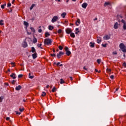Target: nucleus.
I'll list each match as a JSON object with an SVG mask.
<instances>
[{"label":"nucleus","instance_id":"nucleus-1","mask_svg":"<svg viewBox=\"0 0 126 126\" xmlns=\"http://www.w3.org/2000/svg\"><path fill=\"white\" fill-rule=\"evenodd\" d=\"M119 48H120L122 52L124 53H126V47L124 43H121L119 45Z\"/></svg>","mask_w":126,"mask_h":126},{"label":"nucleus","instance_id":"nucleus-2","mask_svg":"<svg viewBox=\"0 0 126 126\" xmlns=\"http://www.w3.org/2000/svg\"><path fill=\"white\" fill-rule=\"evenodd\" d=\"M44 44H45V45H51L52 44V39L50 38L45 39Z\"/></svg>","mask_w":126,"mask_h":126},{"label":"nucleus","instance_id":"nucleus-3","mask_svg":"<svg viewBox=\"0 0 126 126\" xmlns=\"http://www.w3.org/2000/svg\"><path fill=\"white\" fill-rule=\"evenodd\" d=\"M59 20V17L58 16H55L53 17L51 20V22L52 23H55V22H57Z\"/></svg>","mask_w":126,"mask_h":126},{"label":"nucleus","instance_id":"nucleus-4","mask_svg":"<svg viewBox=\"0 0 126 126\" xmlns=\"http://www.w3.org/2000/svg\"><path fill=\"white\" fill-rule=\"evenodd\" d=\"M64 50H65V51L66 52V55L70 56V55H71V52L68 49V47H65V48H64Z\"/></svg>","mask_w":126,"mask_h":126},{"label":"nucleus","instance_id":"nucleus-5","mask_svg":"<svg viewBox=\"0 0 126 126\" xmlns=\"http://www.w3.org/2000/svg\"><path fill=\"white\" fill-rule=\"evenodd\" d=\"M111 39V35L106 34L103 37V39L105 40H110Z\"/></svg>","mask_w":126,"mask_h":126},{"label":"nucleus","instance_id":"nucleus-6","mask_svg":"<svg viewBox=\"0 0 126 126\" xmlns=\"http://www.w3.org/2000/svg\"><path fill=\"white\" fill-rule=\"evenodd\" d=\"M121 22L122 23H123V29H124V30H126V21H125V20L122 19L121 20Z\"/></svg>","mask_w":126,"mask_h":126},{"label":"nucleus","instance_id":"nucleus-7","mask_svg":"<svg viewBox=\"0 0 126 126\" xmlns=\"http://www.w3.org/2000/svg\"><path fill=\"white\" fill-rule=\"evenodd\" d=\"M62 55H64V53L60 51L59 54H57V57L58 59H60L61 57H62Z\"/></svg>","mask_w":126,"mask_h":126},{"label":"nucleus","instance_id":"nucleus-8","mask_svg":"<svg viewBox=\"0 0 126 126\" xmlns=\"http://www.w3.org/2000/svg\"><path fill=\"white\" fill-rule=\"evenodd\" d=\"M65 32L67 34H70L72 32V30L70 28H67L65 30Z\"/></svg>","mask_w":126,"mask_h":126},{"label":"nucleus","instance_id":"nucleus-9","mask_svg":"<svg viewBox=\"0 0 126 126\" xmlns=\"http://www.w3.org/2000/svg\"><path fill=\"white\" fill-rule=\"evenodd\" d=\"M24 25L26 26V30L27 31V28H28V27L29 26V23L26 21H24Z\"/></svg>","mask_w":126,"mask_h":126},{"label":"nucleus","instance_id":"nucleus-10","mask_svg":"<svg viewBox=\"0 0 126 126\" xmlns=\"http://www.w3.org/2000/svg\"><path fill=\"white\" fill-rule=\"evenodd\" d=\"M87 5H88V4L86 2H84L82 4V7L85 9L87 7Z\"/></svg>","mask_w":126,"mask_h":126},{"label":"nucleus","instance_id":"nucleus-11","mask_svg":"<svg viewBox=\"0 0 126 126\" xmlns=\"http://www.w3.org/2000/svg\"><path fill=\"white\" fill-rule=\"evenodd\" d=\"M119 23L118 22L115 23L114 26V29H118L119 28Z\"/></svg>","mask_w":126,"mask_h":126},{"label":"nucleus","instance_id":"nucleus-12","mask_svg":"<svg viewBox=\"0 0 126 126\" xmlns=\"http://www.w3.org/2000/svg\"><path fill=\"white\" fill-rule=\"evenodd\" d=\"M102 42V39H101V37L100 36H98L97 37V43L98 44H100Z\"/></svg>","mask_w":126,"mask_h":126},{"label":"nucleus","instance_id":"nucleus-13","mask_svg":"<svg viewBox=\"0 0 126 126\" xmlns=\"http://www.w3.org/2000/svg\"><path fill=\"white\" fill-rule=\"evenodd\" d=\"M90 47H91V48H94L95 47V43L90 42Z\"/></svg>","mask_w":126,"mask_h":126},{"label":"nucleus","instance_id":"nucleus-14","mask_svg":"<svg viewBox=\"0 0 126 126\" xmlns=\"http://www.w3.org/2000/svg\"><path fill=\"white\" fill-rule=\"evenodd\" d=\"M22 45L24 48H26L28 46V45L27 44V43H26V42L25 41L23 42Z\"/></svg>","mask_w":126,"mask_h":126},{"label":"nucleus","instance_id":"nucleus-15","mask_svg":"<svg viewBox=\"0 0 126 126\" xmlns=\"http://www.w3.org/2000/svg\"><path fill=\"white\" fill-rule=\"evenodd\" d=\"M22 88L21 87V86L19 85L17 87H16L15 88V90H17V91H18L19 90H20V89H21Z\"/></svg>","mask_w":126,"mask_h":126},{"label":"nucleus","instance_id":"nucleus-16","mask_svg":"<svg viewBox=\"0 0 126 126\" xmlns=\"http://www.w3.org/2000/svg\"><path fill=\"white\" fill-rule=\"evenodd\" d=\"M61 16L63 17V18H64L65 16H66V13L63 12L62 14H61Z\"/></svg>","mask_w":126,"mask_h":126},{"label":"nucleus","instance_id":"nucleus-17","mask_svg":"<svg viewBox=\"0 0 126 126\" xmlns=\"http://www.w3.org/2000/svg\"><path fill=\"white\" fill-rule=\"evenodd\" d=\"M80 23H81L80 19H78L76 21V25H77V26H78V25H79V24H80Z\"/></svg>","mask_w":126,"mask_h":126},{"label":"nucleus","instance_id":"nucleus-18","mask_svg":"<svg viewBox=\"0 0 126 126\" xmlns=\"http://www.w3.org/2000/svg\"><path fill=\"white\" fill-rule=\"evenodd\" d=\"M11 77L13 78V79H15L16 78V75L14 73H12V74L10 75Z\"/></svg>","mask_w":126,"mask_h":126},{"label":"nucleus","instance_id":"nucleus-19","mask_svg":"<svg viewBox=\"0 0 126 126\" xmlns=\"http://www.w3.org/2000/svg\"><path fill=\"white\" fill-rule=\"evenodd\" d=\"M51 34H50V33H49V32H46L45 33V36L46 37V38L49 37V36H50Z\"/></svg>","mask_w":126,"mask_h":126},{"label":"nucleus","instance_id":"nucleus-20","mask_svg":"<svg viewBox=\"0 0 126 126\" xmlns=\"http://www.w3.org/2000/svg\"><path fill=\"white\" fill-rule=\"evenodd\" d=\"M107 5H111V2H105L104 3V6H107Z\"/></svg>","mask_w":126,"mask_h":126},{"label":"nucleus","instance_id":"nucleus-21","mask_svg":"<svg viewBox=\"0 0 126 126\" xmlns=\"http://www.w3.org/2000/svg\"><path fill=\"white\" fill-rule=\"evenodd\" d=\"M70 37H71V38H75V34H74V33L73 32H71L70 34Z\"/></svg>","mask_w":126,"mask_h":126},{"label":"nucleus","instance_id":"nucleus-22","mask_svg":"<svg viewBox=\"0 0 126 126\" xmlns=\"http://www.w3.org/2000/svg\"><path fill=\"white\" fill-rule=\"evenodd\" d=\"M33 59H36L37 58V53H34L32 55Z\"/></svg>","mask_w":126,"mask_h":126},{"label":"nucleus","instance_id":"nucleus-23","mask_svg":"<svg viewBox=\"0 0 126 126\" xmlns=\"http://www.w3.org/2000/svg\"><path fill=\"white\" fill-rule=\"evenodd\" d=\"M32 42L34 44H35V43H37V38H36L35 37H34L32 40Z\"/></svg>","mask_w":126,"mask_h":126},{"label":"nucleus","instance_id":"nucleus-24","mask_svg":"<svg viewBox=\"0 0 126 126\" xmlns=\"http://www.w3.org/2000/svg\"><path fill=\"white\" fill-rule=\"evenodd\" d=\"M30 29L32 31V32H33V33H35V29L34 28L31 27Z\"/></svg>","mask_w":126,"mask_h":126},{"label":"nucleus","instance_id":"nucleus-25","mask_svg":"<svg viewBox=\"0 0 126 126\" xmlns=\"http://www.w3.org/2000/svg\"><path fill=\"white\" fill-rule=\"evenodd\" d=\"M4 24V23H3V20H0V25H1V26H2V25H3Z\"/></svg>","mask_w":126,"mask_h":126},{"label":"nucleus","instance_id":"nucleus-26","mask_svg":"<svg viewBox=\"0 0 126 126\" xmlns=\"http://www.w3.org/2000/svg\"><path fill=\"white\" fill-rule=\"evenodd\" d=\"M107 45H108L107 43L101 44L102 47H103V48H106V47H107Z\"/></svg>","mask_w":126,"mask_h":126},{"label":"nucleus","instance_id":"nucleus-27","mask_svg":"<svg viewBox=\"0 0 126 126\" xmlns=\"http://www.w3.org/2000/svg\"><path fill=\"white\" fill-rule=\"evenodd\" d=\"M35 6V4H32L31 7L30 8V10H32L33 9V7Z\"/></svg>","mask_w":126,"mask_h":126},{"label":"nucleus","instance_id":"nucleus-28","mask_svg":"<svg viewBox=\"0 0 126 126\" xmlns=\"http://www.w3.org/2000/svg\"><path fill=\"white\" fill-rule=\"evenodd\" d=\"M54 27L52 26H49V30H53Z\"/></svg>","mask_w":126,"mask_h":126},{"label":"nucleus","instance_id":"nucleus-29","mask_svg":"<svg viewBox=\"0 0 126 126\" xmlns=\"http://www.w3.org/2000/svg\"><path fill=\"white\" fill-rule=\"evenodd\" d=\"M60 81L61 84H63V83H64V81H63V79H61Z\"/></svg>","mask_w":126,"mask_h":126},{"label":"nucleus","instance_id":"nucleus-30","mask_svg":"<svg viewBox=\"0 0 126 126\" xmlns=\"http://www.w3.org/2000/svg\"><path fill=\"white\" fill-rule=\"evenodd\" d=\"M56 90H57V89L55 87H54L52 89V92L53 93L56 92Z\"/></svg>","mask_w":126,"mask_h":126},{"label":"nucleus","instance_id":"nucleus-31","mask_svg":"<svg viewBox=\"0 0 126 126\" xmlns=\"http://www.w3.org/2000/svg\"><path fill=\"white\" fill-rule=\"evenodd\" d=\"M29 78H31L32 79H33V78H34V76H31V73H29Z\"/></svg>","mask_w":126,"mask_h":126},{"label":"nucleus","instance_id":"nucleus-32","mask_svg":"<svg viewBox=\"0 0 126 126\" xmlns=\"http://www.w3.org/2000/svg\"><path fill=\"white\" fill-rule=\"evenodd\" d=\"M35 48L34 47H32V53H35Z\"/></svg>","mask_w":126,"mask_h":126},{"label":"nucleus","instance_id":"nucleus-33","mask_svg":"<svg viewBox=\"0 0 126 126\" xmlns=\"http://www.w3.org/2000/svg\"><path fill=\"white\" fill-rule=\"evenodd\" d=\"M97 63L100 64L101 63V59H97L96 61Z\"/></svg>","mask_w":126,"mask_h":126},{"label":"nucleus","instance_id":"nucleus-34","mask_svg":"<svg viewBox=\"0 0 126 126\" xmlns=\"http://www.w3.org/2000/svg\"><path fill=\"white\" fill-rule=\"evenodd\" d=\"M62 32H63V31L61 29H59L58 31V33H59V34H61V33H62Z\"/></svg>","mask_w":126,"mask_h":126},{"label":"nucleus","instance_id":"nucleus-35","mask_svg":"<svg viewBox=\"0 0 126 126\" xmlns=\"http://www.w3.org/2000/svg\"><path fill=\"white\" fill-rule=\"evenodd\" d=\"M41 96H42V97L46 96V93L44 92H42V94H41Z\"/></svg>","mask_w":126,"mask_h":126},{"label":"nucleus","instance_id":"nucleus-36","mask_svg":"<svg viewBox=\"0 0 126 126\" xmlns=\"http://www.w3.org/2000/svg\"><path fill=\"white\" fill-rule=\"evenodd\" d=\"M57 65H60V66H63V64H61V63L60 62L58 63Z\"/></svg>","mask_w":126,"mask_h":126},{"label":"nucleus","instance_id":"nucleus-37","mask_svg":"<svg viewBox=\"0 0 126 126\" xmlns=\"http://www.w3.org/2000/svg\"><path fill=\"white\" fill-rule=\"evenodd\" d=\"M11 64L13 67L15 66V63H11Z\"/></svg>","mask_w":126,"mask_h":126},{"label":"nucleus","instance_id":"nucleus-38","mask_svg":"<svg viewBox=\"0 0 126 126\" xmlns=\"http://www.w3.org/2000/svg\"><path fill=\"white\" fill-rule=\"evenodd\" d=\"M59 50H61L62 51V50H63V46H62L61 45L59 46Z\"/></svg>","mask_w":126,"mask_h":126},{"label":"nucleus","instance_id":"nucleus-39","mask_svg":"<svg viewBox=\"0 0 126 126\" xmlns=\"http://www.w3.org/2000/svg\"><path fill=\"white\" fill-rule=\"evenodd\" d=\"M20 112H23L24 111V108H19Z\"/></svg>","mask_w":126,"mask_h":126},{"label":"nucleus","instance_id":"nucleus-40","mask_svg":"<svg viewBox=\"0 0 126 126\" xmlns=\"http://www.w3.org/2000/svg\"><path fill=\"white\" fill-rule=\"evenodd\" d=\"M4 6H5V5H4V4L1 5V8L3 9L4 8Z\"/></svg>","mask_w":126,"mask_h":126},{"label":"nucleus","instance_id":"nucleus-41","mask_svg":"<svg viewBox=\"0 0 126 126\" xmlns=\"http://www.w3.org/2000/svg\"><path fill=\"white\" fill-rule=\"evenodd\" d=\"M23 76V75L22 74H20L18 75V78H21V77H22Z\"/></svg>","mask_w":126,"mask_h":126},{"label":"nucleus","instance_id":"nucleus-42","mask_svg":"<svg viewBox=\"0 0 126 126\" xmlns=\"http://www.w3.org/2000/svg\"><path fill=\"white\" fill-rule=\"evenodd\" d=\"M106 71H107V72H110V71H111V69L107 68V69H106Z\"/></svg>","mask_w":126,"mask_h":126},{"label":"nucleus","instance_id":"nucleus-43","mask_svg":"<svg viewBox=\"0 0 126 126\" xmlns=\"http://www.w3.org/2000/svg\"><path fill=\"white\" fill-rule=\"evenodd\" d=\"M27 32L28 35H31L32 34L31 32H28V30H27Z\"/></svg>","mask_w":126,"mask_h":126},{"label":"nucleus","instance_id":"nucleus-44","mask_svg":"<svg viewBox=\"0 0 126 126\" xmlns=\"http://www.w3.org/2000/svg\"><path fill=\"white\" fill-rule=\"evenodd\" d=\"M123 66L124 67H126V63H124L123 64Z\"/></svg>","mask_w":126,"mask_h":126},{"label":"nucleus","instance_id":"nucleus-45","mask_svg":"<svg viewBox=\"0 0 126 126\" xmlns=\"http://www.w3.org/2000/svg\"><path fill=\"white\" fill-rule=\"evenodd\" d=\"M10 6H11V3H8L7 4V7H9Z\"/></svg>","mask_w":126,"mask_h":126},{"label":"nucleus","instance_id":"nucleus-46","mask_svg":"<svg viewBox=\"0 0 126 126\" xmlns=\"http://www.w3.org/2000/svg\"><path fill=\"white\" fill-rule=\"evenodd\" d=\"M16 115H21V113L16 111Z\"/></svg>","mask_w":126,"mask_h":126},{"label":"nucleus","instance_id":"nucleus-47","mask_svg":"<svg viewBox=\"0 0 126 126\" xmlns=\"http://www.w3.org/2000/svg\"><path fill=\"white\" fill-rule=\"evenodd\" d=\"M42 46V44H38V45H37V47H38V48H41V46Z\"/></svg>","mask_w":126,"mask_h":126},{"label":"nucleus","instance_id":"nucleus-48","mask_svg":"<svg viewBox=\"0 0 126 126\" xmlns=\"http://www.w3.org/2000/svg\"><path fill=\"white\" fill-rule=\"evenodd\" d=\"M38 32L42 33V29H38Z\"/></svg>","mask_w":126,"mask_h":126},{"label":"nucleus","instance_id":"nucleus-49","mask_svg":"<svg viewBox=\"0 0 126 126\" xmlns=\"http://www.w3.org/2000/svg\"><path fill=\"white\" fill-rule=\"evenodd\" d=\"M117 54H118V53H117L116 51H114V52H113L112 53V54H113V55H117Z\"/></svg>","mask_w":126,"mask_h":126},{"label":"nucleus","instance_id":"nucleus-50","mask_svg":"<svg viewBox=\"0 0 126 126\" xmlns=\"http://www.w3.org/2000/svg\"><path fill=\"white\" fill-rule=\"evenodd\" d=\"M50 55L51 56V57H56V54H51Z\"/></svg>","mask_w":126,"mask_h":126},{"label":"nucleus","instance_id":"nucleus-51","mask_svg":"<svg viewBox=\"0 0 126 126\" xmlns=\"http://www.w3.org/2000/svg\"><path fill=\"white\" fill-rule=\"evenodd\" d=\"M11 83H12V84H15V80H13V81L11 82Z\"/></svg>","mask_w":126,"mask_h":126},{"label":"nucleus","instance_id":"nucleus-52","mask_svg":"<svg viewBox=\"0 0 126 126\" xmlns=\"http://www.w3.org/2000/svg\"><path fill=\"white\" fill-rule=\"evenodd\" d=\"M110 78L111 79H114V75H112L111 76H110Z\"/></svg>","mask_w":126,"mask_h":126},{"label":"nucleus","instance_id":"nucleus-53","mask_svg":"<svg viewBox=\"0 0 126 126\" xmlns=\"http://www.w3.org/2000/svg\"><path fill=\"white\" fill-rule=\"evenodd\" d=\"M9 119H10L9 117L6 118V121H9Z\"/></svg>","mask_w":126,"mask_h":126},{"label":"nucleus","instance_id":"nucleus-54","mask_svg":"<svg viewBox=\"0 0 126 126\" xmlns=\"http://www.w3.org/2000/svg\"><path fill=\"white\" fill-rule=\"evenodd\" d=\"M79 32H80V31H76L75 32V34H78V33H79Z\"/></svg>","mask_w":126,"mask_h":126},{"label":"nucleus","instance_id":"nucleus-55","mask_svg":"<svg viewBox=\"0 0 126 126\" xmlns=\"http://www.w3.org/2000/svg\"><path fill=\"white\" fill-rule=\"evenodd\" d=\"M83 68L85 70H87V68H86V67L84 66Z\"/></svg>","mask_w":126,"mask_h":126},{"label":"nucleus","instance_id":"nucleus-56","mask_svg":"<svg viewBox=\"0 0 126 126\" xmlns=\"http://www.w3.org/2000/svg\"><path fill=\"white\" fill-rule=\"evenodd\" d=\"M75 31H79V28H76Z\"/></svg>","mask_w":126,"mask_h":126},{"label":"nucleus","instance_id":"nucleus-57","mask_svg":"<svg viewBox=\"0 0 126 126\" xmlns=\"http://www.w3.org/2000/svg\"><path fill=\"white\" fill-rule=\"evenodd\" d=\"M49 87H50V85H47L46 86V88H49Z\"/></svg>","mask_w":126,"mask_h":126},{"label":"nucleus","instance_id":"nucleus-58","mask_svg":"<svg viewBox=\"0 0 126 126\" xmlns=\"http://www.w3.org/2000/svg\"><path fill=\"white\" fill-rule=\"evenodd\" d=\"M56 1H58V2H60L61 1V0H55Z\"/></svg>","mask_w":126,"mask_h":126},{"label":"nucleus","instance_id":"nucleus-59","mask_svg":"<svg viewBox=\"0 0 126 126\" xmlns=\"http://www.w3.org/2000/svg\"><path fill=\"white\" fill-rule=\"evenodd\" d=\"M64 22H65V23H68V22L67 21H66V20H65V21H64Z\"/></svg>","mask_w":126,"mask_h":126},{"label":"nucleus","instance_id":"nucleus-60","mask_svg":"<svg viewBox=\"0 0 126 126\" xmlns=\"http://www.w3.org/2000/svg\"><path fill=\"white\" fill-rule=\"evenodd\" d=\"M95 72H98V70H97V69H95Z\"/></svg>","mask_w":126,"mask_h":126},{"label":"nucleus","instance_id":"nucleus-61","mask_svg":"<svg viewBox=\"0 0 126 126\" xmlns=\"http://www.w3.org/2000/svg\"><path fill=\"white\" fill-rule=\"evenodd\" d=\"M5 85H6L7 86H8V84L7 83H5Z\"/></svg>","mask_w":126,"mask_h":126},{"label":"nucleus","instance_id":"nucleus-62","mask_svg":"<svg viewBox=\"0 0 126 126\" xmlns=\"http://www.w3.org/2000/svg\"><path fill=\"white\" fill-rule=\"evenodd\" d=\"M70 80H72V77H70Z\"/></svg>","mask_w":126,"mask_h":126},{"label":"nucleus","instance_id":"nucleus-63","mask_svg":"<svg viewBox=\"0 0 126 126\" xmlns=\"http://www.w3.org/2000/svg\"><path fill=\"white\" fill-rule=\"evenodd\" d=\"M14 1H15V0H13L12 1V3H14Z\"/></svg>","mask_w":126,"mask_h":126},{"label":"nucleus","instance_id":"nucleus-64","mask_svg":"<svg viewBox=\"0 0 126 126\" xmlns=\"http://www.w3.org/2000/svg\"><path fill=\"white\" fill-rule=\"evenodd\" d=\"M94 20L95 21V20H97V18H95V19H94Z\"/></svg>","mask_w":126,"mask_h":126}]
</instances>
